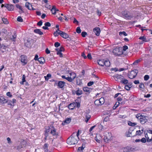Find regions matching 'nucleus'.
I'll list each match as a JSON object with an SVG mask.
<instances>
[{
  "instance_id": "obj_1",
  "label": "nucleus",
  "mask_w": 152,
  "mask_h": 152,
  "mask_svg": "<svg viewBox=\"0 0 152 152\" xmlns=\"http://www.w3.org/2000/svg\"><path fill=\"white\" fill-rule=\"evenodd\" d=\"M75 134V133L74 132L69 137L67 140V143L69 145H75L77 143L79 139L78 138H77Z\"/></svg>"
},
{
  "instance_id": "obj_2",
  "label": "nucleus",
  "mask_w": 152,
  "mask_h": 152,
  "mask_svg": "<svg viewBox=\"0 0 152 152\" xmlns=\"http://www.w3.org/2000/svg\"><path fill=\"white\" fill-rule=\"evenodd\" d=\"M113 53L115 56H120L123 54L122 48L121 47H116L113 50Z\"/></svg>"
},
{
  "instance_id": "obj_3",
  "label": "nucleus",
  "mask_w": 152,
  "mask_h": 152,
  "mask_svg": "<svg viewBox=\"0 0 152 152\" xmlns=\"http://www.w3.org/2000/svg\"><path fill=\"white\" fill-rule=\"evenodd\" d=\"M140 114H138L136 115V118L139 119L140 122L142 124H144L147 121V117L141 115H139Z\"/></svg>"
},
{
  "instance_id": "obj_4",
  "label": "nucleus",
  "mask_w": 152,
  "mask_h": 152,
  "mask_svg": "<svg viewBox=\"0 0 152 152\" xmlns=\"http://www.w3.org/2000/svg\"><path fill=\"white\" fill-rule=\"evenodd\" d=\"M121 14L125 18L127 19L131 20L133 17L132 15H130L129 12L126 11H122Z\"/></svg>"
},
{
  "instance_id": "obj_5",
  "label": "nucleus",
  "mask_w": 152,
  "mask_h": 152,
  "mask_svg": "<svg viewBox=\"0 0 152 152\" xmlns=\"http://www.w3.org/2000/svg\"><path fill=\"white\" fill-rule=\"evenodd\" d=\"M138 70L137 69H134L132 70L128 75L130 79H133L135 78L138 73Z\"/></svg>"
},
{
  "instance_id": "obj_6",
  "label": "nucleus",
  "mask_w": 152,
  "mask_h": 152,
  "mask_svg": "<svg viewBox=\"0 0 152 152\" xmlns=\"http://www.w3.org/2000/svg\"><path fill=\"white\" fill-rule=\"evenodd\" d=\"M55 50L57 51V55H59L60 57H63V54L61 52L64 50V49L63 47L61 46L60 48H56Z\"/></svg>"
},
{
  "instance_id": "obj_7",
  "label": "nucleus",
  "mask_w": 152,
  "mask_h": 152,
  "mask_svg": "<svg viewBox=\"0 0 152 152\" xmlns=\"http://www.w3.org/2000/svg\"><path fill=\"white\" fill-rule=\"evenodd\" d=\"M111 137V134L110 133H108V134H106V135L104 137L103 139L104 142L107 143L110 141Z\"/></svg>"
},
{
  "instance_id": "obj_8",
  "label": "nucleus",
  "mask_w": 152,
  "mask_h": 152,
  "mask_svg": "<svg viewBox=\"0 0 152 152\" xmlns=\"http://www.w3.org/2000/svg\"><path fill=\"white\" fill-rule=\"evenodd\" d=\"M20 60L23 65H25L27 63V57L24 55H21L20 57Z\"/></svg>"
},
{
  "instance_id": "obj_9",
  "label": "nucleus",
  "mask_w": 152,
  "mask_h": 152,
  "mask_svg": "<svg viewBox=\"0 0 152 152\" xmlns=\"http://www.w3.org/2000/svg\"><path fill=\"white\" fill-rule=\"evenodd\" d=\"M50 133L53 136H57L58 135V133L56 132V129L53 126L51 127Z\"/></svg>"
},
{
  "instance_id": "obj_10",
  "label": "nucleus",
  "mask_w": 152,
  "mask_h": 152,
  "mask_svg": "<svg viewBox=\"0 0 152 152\" xmlns=\"http://www.w3.org/2000/svg\"><path fill=\"white\" fill-rule=\"evenodd\" d=\"M93 31L97 36H99L100 32V29L99 27H96L94 28Z\"/></svg>"
},
{
  "instance_id": "obj_11",
  "label": "nucleus",
  "mask_w": 152,
  "mask_h": 152,
  "mask_svg": "<svg viewBox=\"0 0 152 152\" xmlns=\"http://www.w3.org/2000/svg\"><path fill=\"white\" fill-rule=\"evenodd\" d=\"M60 32L59 35H60L63 38L66 39L69 37L68 35L65 32L62 31H60Z\"/></svg>"
},
{
  "instance_id": "obj_12",
  "label": "nucleus",
  "mask_w": 152,
  "mask_h": 152,
  "mask_svg": "<svg viewBox=\"0 0 152 152\" xmlns=\"http://www.w3.org/2000/svg\"><path fill=\"white\" fill-rule=\"evenodd\" d=\"M7 99L3 96H0V103L4 104L7 103Z\"/></svg>"
},
{
  "instance_id": "obj_13",
  "label": "nucleus",
  "mask_w": 152,
  "mask_h": 152,
  "mask_svg": "<svg viewBox=\"0 0 152 152\" xmlns=\"http://www.w3.org/2000/svg\"><path fill=\"white\" fill-rule=\"evenodd\" d=\"M134 149L132 148L129 147H127L124 148V152L125 151L126 152H130L133 151Z\"/></svg>"
},
{
  "instance_id": "obj_14",
  "label": "nucleus",
  "mask_w": 152,
  "mask_h": 152,
  "mask_svg": "<svg viewBox=\"0 0 152 152\" xmlns=\"http://www.w3.org/2000/svg\"><path fill=\"white\" fill-rule=\"evenodd\" d=\"M25 6L27 8L30 10L33 9L32 4L28 2H26V3Z\"/></svg>"
},
{
  "instance_id": "obj_15",
  "label": "nucleus",
  "mask_w": 152,
  "mask_h": 152,
  "mask_svg": "<svg viewBox=\"0 0 152 152\" xmlns=\"http://www.w3.org/2000/svg\"><path fill=\"white\" fill-rule=\"evenodd\" d=\"M65 82L64 81H60L58 83V86L59 88H62L64 86Z\"/></svg>"
},
{
  "instance_id": "obj_16",
  "label": "nucleus",
  "mask_w": 152,
  "mask_h": 152,
  "mask_svg": "<svg viewBox=\"0 0 152 152\" xmlns=\"http://www.w3.org/2000/svg\"><path fill=\"white\" fill-rule=\"evenodd\" d=\"M75 93L78 96H79L82 94V91L80 90L79 88H78L77 90L76 91H73V94H75Z\"/></svg>"
},
{
  "instance_id": "obj_17",
  "label": "nucleus",
  "mask_w": 152,
  "mask_h": 152,
  "mask_svg": "<svg viewBox=\"0 0 152 152\" xmlns=\"http://www.w3.org/2000/svg\"><path fill=\"white\" fill-rule=\"evenodd\" d=\"M113 77L116 80L118 79H120L121 80V79L123 78V76L118 74L115 75L113 76Z\"/></svg>"
},
{
  "instance_id": "obj_18",
  "label": "nucleus",
  "mask_w": 152,
  "mask_h": 152,
  "mask_svg": "<svg viewBox=\"0 0 152 152\" xmlns=\"http://www.w3.org/2000/svg\"><path fill=\"white\" fill-rule=\"evenodd\" d=\"M71 121V119L70 118H66L62 123L63 125L68 124Z\"/></svg>"
},
{
  "instance_id": "obj_19",
  "label": "nucleus",
  "mask_w": 152,
  "mask_h": 152,
  "mask_svg": "<svg viewBox=\"0 0 152 152\" xmlns=\"http://www.w3.org/2000/svg\"><path fill=\"white\" fill-rule=\"evenodd\" d=\"M34 32L35 33L38 34L40 35H42L43 34V33L40 31V30L39 29H34Z\"/></svg>"
},
{
  "instance_id": "obj_20",
  "label": "nucleus",
  "mask_w": 152,
  "mask_h": 152,
  "mask_svg": "<svg viewBox=\"0 0 152 152\" xmlns=\"http://www.w3.org/2000/svg\"><path fill=\"white\" fill-rule=\"evenodd\" d=\"M120 82L122 84L125 85L129 84L128 80L124 78L121 79V81Z\"/></svg>"
},
{
  "instance_id": "obj_21",
  "label": "nucleus",
  "mask_w": 152,
  "mask_h": 152,
  "mask_svg": "<svg viewBox=\"0 0 152 152\" xmlns=\"http://www.w3.org/2000/svg\"><path fill=\"white\" fill-rule=\"evenodd\" d=\"M104 59L99 60L98 61V63L99 65L103 66L104 65Z\"/></svg>"
},
{
  "instance_id": "obj_22",
  "label": "nucleus",
  "mask_w": 152,
  "mask_h": 152,
  "mask_svg": "<svg viewBox=\"0 0 152 152\" xmlns=\"http://www.w3.org/2000/svg\"><path fill=\"white\" fill-rule=\"evenodd\" d=\"M58 10L56 8L55 6H53L52 9L51 10L52 13L53 14H55L56 13V12L58 11Z\"/></svg>"
},
{
  "instance_id": "obj_23",
  "label": "nucleus",
  "mask_w": 152,
  "mask_h": 152,
  "mask_svg": "<svg viewBox=\"0 0 152 152\" xmlns=\"http://www.w3.org/2000/svg\"><path fill=\"white\" fill-rule=\"evenodd\" d=\"M70 77H71L72 79L73 80L76 76V75L75 73L74 72H70L69 73Z\"/></svg>"
},
{
  "instance_id": "obj_24",
  "label": "nucleus",
  "mask_w": 152,
  "mask_h": 152,
  "mask_svg": "<svg viewBox=\"0 0 152 152\" xmlns=\"http://www.w3.org/2000/svg\"><path fill=\"white\" fill-rule=\"evenodd\" d=\"M38 61L40 64H44L45 62L44 58L43 57H40L39 58V59Z\"/></svg>"
},
{
  "instance_id": "obj_25",
  "label": "nucleus",
  "mask_w": 152,
  "mask_h": 152,
  "mask_svg": "<svg viewBox=\"0 0 152 152\" xmlns=\"http://www.w3.org/2000/svg\"><path fill=\"white\" fill-rule=\"evenodd\" d=\"M85 116L86 118V120H85V121L87 123L88 122V120L90 119L91 116L88 113H86Z\"/></svg>"
},
{
  "instance_id": "obj_26",
  "label": "nucleus",
  "mask_w": 152,
  "mask_h": 152,
  "mask_svg": "<svg viewBox=\"0 0 152 152\" xmlns=\"http://www.w3.org/2000/svg\"><path fill=\"white\" fill-rule=\"evenodd\" d=\"M143 129H142L141 130H139L138 131H137L136 133V134L135 135H141L143 133Z\"/></svg>"
},
{
  "instance_id": "obj_27",
  "label": "nucleus",
  "mask_w": 152,
  "mask_h": 152,
  "mask_svg": "<svg viewBox=\"0 0 152 152\" xmlns=\"http://www.w3.org/2000/svg\"><path fill=\"white\" fill-rule=\"evenodd\" d=\"M16 7L18 8L19 10H20V11H19V12L20 13H22L24 12L23 11V10L22 8V7L20 6L18 4H17L16 5Z\"/></svg>"
},
{
  "instance_id": "obj_28",
  "label": "nucleus",
  "mask_w": 152,
  "mask_h": 152,
  "mask_svg": "<svg viewBox=\"0 0 152 152\" xmlns=\"http://www.w3.org/2000/svg\"><path fill=\"white\" fill-rule=\"evenodd\" d=\"M75 107V103L70 104L68 106L69 108L71 110H73Z\"/></svg>"
},
{
  "instance_id": "obj_29",
  "label": "nucleus",
  "mask_w": 152,
  "mask_h": 152,
  "mask_svg": "<svg viewBox=\"0 0 152 152\" xmlns=\"http://www.w3.org/2000/svg\"><path fill=\"white\" fill-rule=\"evenodd\" d=\"M110 62L109 60H104V65H105L106 66L108 67L110 66Z\"/></svg>"
},
{
  "instance_id": "obj_30",
  "label": "nucleus",
  "mask_w": 152,
  "mask_h": 152,
  "mask_svg": "<svg viewBox=\"0 0 152 152\" xmlns=\"http://www.w3.org/2000/svg\"><path fill=\"white\" fill-rule=\"evenodd\" d=\"M83 90L84 91L87 93L89 94L90 93V89L87 87H84Z\"/></svg>"
},
{
  "instance_id": "obj_31",
  "label": "nucleus",
  "mask_w": 152,
  "mask_h": 152,
  "mask_svg": "<svg viewBox=\"0 0 152 152\" xmlns=\"http://www.w3.org/2000/svg\"><path fill=\"white\" fill-rule=\"evenodd\" d=\"M85 146L83 147V144H82V146L79 147L78 149V152H83V150L85 148Z\"/></svg>"
},
{
  "instance_id": "obj_32",
  "label": "nucleus",
  "mask_w": 152,
  "mask_h": 152,
  "mask_svg": "<svg viewBox=\"0 0 152 152\" xmlns=\"http://www.w3.org/2000/svg\"><path fill=\"white\" fill-rule=\"evenodd\" d=\"M9 8H8V10L9 11L13 10L14 9V6L13 5H9Z\"/></svg>"
},
{
  "instance_id": "obj_33",
  "label": "nucleus",
  "mask_w": 152,
  "mask_h": 152,
  "mask_svg": "<svg viewBox=\"0 0 152 152\" xmlns=\"http://www.w3.org/2000/svg\"><path fill=\"white\" fill-rule=\"evenodd\" d=\"M128 125L132 126H134L136 125L137 124V123H133L131 122L130 121H128Z\"/></svg>"
},
{
  "instance_id": "obj_34",
  "label": "nucleus",
  "mask_w": 152,
  "mask_h": 152,
  "mask_svg": "<svg viewBox=\"0 0 152 152\" xmlns=\"http://www.w3.org/2000/svg\"><path fill=\"white\" fill-rule=\"evenodd\" d=\"M132 87L131 85H126L125 86V89L127 91L129 90Z\"/></svg>"
},
{
  "instance_id": "obj_35",
  "label": "nucleus",
  "mask_w": 152,
  "mask_h": 152,
  "mask_svg": "<svg viewBox=\"0 0 152 152\" xmlns=\"http://www.w3.org/2000/svg\"><path fill=\"white\" fill-rule=\"evenodd\" d=\"M99 100L101 104H103L104 102V99L103 97L101 98Z\"/></svg>"
},
{
  "instance_id": "obj_36",
  "label": "nucleus",
  "mask_w": 152,
  "mask_h": 152,
  "mask_svg": "<svg viewBox=\"0 0 152 152\" xmlns=\"http://www.w3.org/2000/svg\"><path fill=\"white\" fill-rule=\"evenodd\" d=\"M25 78L26 77L25 75H23V76L22 81L20 82L21 84L23 85L24 84V83L26 81Z\"/></svg>"
},
{
  "instance_id": "obj_37",
  "label": "nucleus",
  "mask_w": 152,
  "mask_h": 152,
  "mask_svg": "<svg viewBox=\"0 0 152 152\" xmlns=\"http://www.w3.org/2000/svg\"><path fill=\"white\" fill-rule=\"evenodd\" d=\"M126 135L127 137H132L133 136L132 134V133L129 131H128L126 133Z\"/></svg>"
},
{
  "instance_id": "obj_38",
  "label": "nucleus",
  "mask_w": 152,
  "mask_h": 152,
  "mask_svg": "<svg viewBox=\"0 0 152 152\" xmlns=\"http://www.w3.org/2000/svg\"><path fill=\"white\" fill-rule=\"evenodd\" d=\"M2 20L4 24H7L9 23L8 21L6 18H2Z\"/></svg>"
},
{
  "instance_id": "obj_39",
  "label": "nucleus",
  "mask_w": 152,
  "mask_h": 152,
  "mask_svg": "<svg viewBox=\"0 0 152 152\" xmlns=\"http://www.w3.org/2000/svg\"><path fill=\"white\" fill-rule=\"evenodd\" d=\"M141 60V59H139L138 60H136L133 63V64L134 65H137V64Z\"/></svg>"
},
{
  "instance_id": "obj_40",
  "label": "nucleus",
  "mask_w": 152,
  "mask_h": 152,
  "mask_svg": "<svg viewBox=\"0 0 152 152\" xmlns=\"http://www.w3.org/2000/svg\"><path fill=\"white\" fill-rule=\"evenodd\" d=\"M119 34L121 36L122 34L124 35V36H126L127 35V34L124 31L120 32H119Z\"/></svg>"
},
{
  "instance_id": "obj_41",
  "label": "nucleus",
  "mask_w": 152,
  "mask_h": 152,
  "mask_svg": "<svg viewBox=\"0 0 152 152\" xmlns=\"http://www.w3.org/2000/svg\"><path fill=\"white\" fill-rule=\"evenodd\" d=\"M48 145L47 143H45L44 144L43 146V148L45 149V151L48 150Z\"/></svg>"
},
{
  "instance_id": "obj_42",
  "label": "nucleus",
  "mask_w": 152,
  "mask_h": 152,
  "mask_svg": "<svg viewBox=\"0 0 152 152\" xmlns=\"http://www.w3.org/2000/svg\"><path fill=\"white\" fill-rule=\"evenodd\" d=\"M94 104L96 105L97 106L101 105L100 103V102L99 99H97L96 100L94 101Z\"/></svg>"
},
{
  "instance_id": "obj_43",
  "label": "nucleus",
  "mask_w": 152,
  "mask_h": 152,
  "mask_svg": "<svg viewBox=\"0 0 152 152\" xmlns=\"http://www.w3.org/2000/svg\"><path fill=\"white\" fill-rule=\"evenodd\" d=\"M17 20L18 21L20 22H22L23 21V20L20 16H18L17 18Z\"/></svg>"
},
{
  "instance_id": "obj_44",
  "label": "nucleus",
  "mask_w": 152,
  "mask_h": 152,
  "mask_svg": "<svg viewBox=\"0 0 152 152\" xmlns=\"http://www.w3.org/2000/svg\"><path fill=\"white\" fill-rule=\"evenodd\" d=\"M7 104L8 105H10L11 106H14V104H13L12 102L10 100H7Z\"/></svg>"
},
{
  "instance_id": "obj_45",
  "label": "nucleus",
  "mask_w": 152,
  "mask_h": 152,
  "mask_svg": "<svg viewBox=\"0 0 152 152\" xmlns=\"http://www.w3.org/2000/svg\"><path fill=\"white\" fill-rule=\"evenodd\" d=\"M76 32L80 34L81 32V30L80 29V27H77L76 30Z\"/></svg>"
},
{
  "instance_id": "obj_46",
  "label": "nucleus",
  "mask_w": 152,
  "mask_h": 152,
  "mask_svg": "<svg viewBox=\"0 0 152 152\" xmlns=\"http://www.w3.org/2000/svg\"><path fill=\"white\" fill-rule=\"evenodd\" d=\"M87 34V33L85 31H83L81 33V35L83 37H85Z\"/></svg>"
},
{
  "instance_id": "obj_47",
  "label": "nucleus",
  "mask_w": 152,
  "mask_h": 152,
  "mask_svg": "<svg viewBox=\"0 0 152 152\" xmlns=\"http://www.w3.org/2000/svg\"><path fill=\"white\" fill-rule=\"evenodd\" d=\"M60 45V43H59L58 42H56L54 44V46L56 48L58 47Z\"/></svg>"
},
{
  "instance_id": "obj_48",
  "label": "nucleus",
  "mask_w": 152,
  "mask_h": 152,
  "mask_svg": "<svg viewBox=\"0 0 152 152\" xmlns=\"http://www.w3.org/2000/svg\"><path fill=\"white\" fill-rule=\"evenodd\" d=\"M149 78V77L148 75H146L144 77V80H147Z\"/></svg>"
},
{
  "instance_id": "obj_49",
  "label": "nucleus",
  "mask_w": 152,
  "mask_h": 152,
  "mask_svg": "<svg viewBox=\"0 0 152 152\" xmlns=\"http://www.w3.org/2000/svg\"><path fill=\"white\" fill-rule=\"evenodd\" d=\"M139 39H141V40H142L143 41H146L145 40H146V38L144 37V36H142V37H140L139 38Z\"/></svg>"
},
{
  "instance_id": "obj_50",
  "label": "nucleus",
  "mask_w": 152,
  "mask_h": 152,
  "mask_svg": "<svg viewBox=\"0 0 152 152\" xmlns=\"http://www.w3.org/2000/svg\"><path fill=\"white\" fill-rule=\"evenodd\" d=\"M140 88L142 89H143L144 87V85L142 83H140L139 86Z\"/></svg>"
},
{
  "instance_id": "obj_51",
  "label": "nucleus",
  "mask_w": 152,
  "mask_h": 152,
  "mask_svg": "<svg viewBox=\"0 0 152 152\" xmlns=\"http://www.w3.org/2000/svg\"><path fill=\"white\" fill-rule=\"evenodd\" d=\"M7 46L4 45H0V48L2 49H6L7 48Z\"/></svg>"
},
{
  "instance_id": "obj_52",
  "label": "nucleus",
  "mask_w": 152,
  "mask_h": 152,
  "mask_svg": "<svg viewBox=\"0 0 152 152\" xmlns=\"http://www.w3.org/2000/svg\"><path fill=\"white\" fill-rule=\"evenodd\" d=\"M66 80H67L68 81L70 82H71L73 81L71 77H66Z\"/></svg>"
},
{
  "instance_id": "obj_53",
  "label": "nucleus",
  "mask_w": 152,
  "mask_h": 152,
  "mask_svg": "<svg viewBox=\"0 0 152 152\" xmlns=\"http://www.w3.org/2000/svg\"><path fill=\"white\" fill-rule=\"evenodd\" d=\"M60 32H57V31L53 33V35L55 37H57L58 35H59Z\"/></svg>"
},
{
  "instance_id": "obj_54",
  "label": "nucleus",
  "mask_w": 152,
  "mask_h": 152,
  "mask_svg": "<svg viewBox=\"0 0 152 152\" xmlns=\"http://www.w3.org/2000/svg\"><path fill=\"white\" fill-rule=\"evenodd\" d=\"M45 25L46 26L50 27L51 26V24L49 22H47L45 23Z\"/></svg>"
},
{
  "instance_id": "obj_55",
  "label": "nucleus",
  "mask_w": 152,
  "mask_h": 152,
  "mask_svg": "<svg viewBox=\"0 0 152 152\" xmlns=\"http://www.w3.org/2000/svg\"><path fill=\"white\" fill-rule=\"evenodd\" d=\"M128 49V47L126 45H124L123 47V48L122 49V50H123L124 51H125L126 50Z\"/></svg>"
},
{
  "instance_id": "obj_56",
  "label": "nucleus",
  "mask_w": 152,
  "mask_h": 152,
  "mask_svg": "<svg viewBox=\"0 0 152 152\" xmlns=\"http://www.w3.org/2000/svg\"><path fill=\"white\" fill-rule=\"evenodd\" d=\"M141 142L142 143H145L146 142V140L145 138H142L140 140Z\"/></svg>"
},
{
  "instance_id": "obj_57",
  "label": "nucleus",
  "mask_w": 152,
  "mask_h": 152,
  "mask_svg": "<svg viewBox=\"0 0 152 152\" xmlns=\"http://www.w3.org/2000/svg\"><path fill=\"white\" fill-rule=\"evenodd\" d=\"M94 84V82L93 81H90L89 82H88L87 84L88 86H91L92 85H93Z\"/></svg>"
},
{
  "instance_id": "obj_58",
  "label": "nucleus",
  "mask_w": 152,
  "mask_h": 152,
  "mask_svg": "<svg viewBox=\"0 0 152 152\" xmlns=\"http://www.w3.org/2000/svg\"><path fill=\"white\" fill-rule=\"evenodd\" d=\"M16 38V35H12V37L11 38V39L13 40V41H15V39Z\"/></svg>"
},
{
  "instance_id": "obj_59",
  "label": "nucleus",
  "mask_w": 152,
  "mask_h": 152,
  "mask_svg": "<svg viewBox=\"0 0 152 152\" xmlns=\"http://www.w3.org/2000/svg\"><path fill=\"white\" fill-rule=\"evenodd\" d=\"M42 24V20H41L39 21L37 23V25L38 26H41Z\"/></svg>"
},
{
  "instance_id": "obj_60",
  "label": "nucleus",
  "mask_w": 152,
  "mask_h": 152,
  "mask_svg": "<svg viewBox=\"0 0 152 152\" xmlns=\"http://www.w3.org/2000/svg\"><path fill=\"white\" fill-rule=\"evenodd\" d=\"M25 45L27 47H30V45L29 44V42H27L25 43Z\"/></svg>"
},
{
  "instance_id": "obj_61",
  "label": "nucleus",
  "mask_w": 152,
  "mask_h": 152,
  "mask_svg": "<svg viewBox=\"0 0 152 152\" xmlns=\"http://www.w3.org/2000/svg\"><path fill=\"white\" fill-rule=\"evenodd\" d=\"M75 105L78 108H79L80 106V104L79 102H76L75 103Z\"/></svg>"
},
{
  "instance_id": "obj_62",
  "label": "nucleus",
  "mask_w": 152,
  "mask_h": 152,
  "mask_svg": "<svg viewBox=\"0 0 152 152\" xmlns=\"http://www.w3.org/2000/svg\"><path fill=\"white\" fill-rule=\"evenodd\" d=\"M7 96H9L10 97H11L12 96V95L11 94V93L10 92H8L6 94Z\"/></svg>"
},
{
  "instance_id": "obj_63",
  "label": "nucleus",
  "mask_w": 152,
  "mask_h": 152,
  "mask_svg": "<svg viewBox=\"0 0 152 152\" xmlns=\"http://www.w3.org/2000/svg\"><path fill=\"white\" fill-rule=\"evenodd\" d=\"M87 57L89 59H92V57L90 53H88L87 55Z\"/></svg>"
},
{
  "instance_id": "obj_64",
  "label": "nucleus",
  "mask_w": 152,
  "mask_h": 152,
  "mask_svg": "<svg viewBox=\"0 0 152 152\" xmlns=\"http://www.w3.org/2000/svg\"><path fill=\"white\" fill-rule=\"evenodd\" d=\"M38 58V56L37 55H36L35 56V57L34 58V60H37L38 61V59H39V58Z\"/></svg>"
}]
</instances>
